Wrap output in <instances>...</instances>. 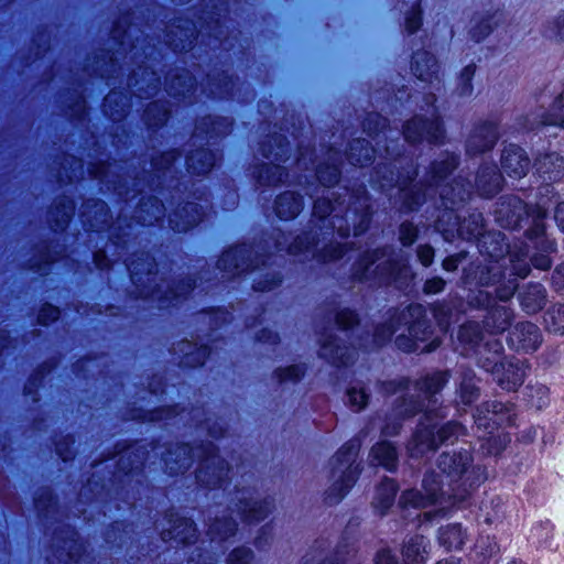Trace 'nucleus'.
<instances>
[{
    "label": "nucleus",
    "instance_id": "nucleus-59",
    "mask_svg": "<svg viewBox=\"0 0 564 564\" xmlns=\"http://www.w3.org/2000/svg\"><path fill=\"white\" fill-rule=\"evenodd\" d=\"M552 279L556 288L564 289V263L555 268Z\"/></svg>",
    "mask_w": 564,
    "mask_h": 564
},
{
    "label": "nucleus",
    "instance_id": "nucleus-52",
    "mask_svg": "<svg viewBox=\"0 0 564 564\" xmlns=\"http://www.w3.org/2000/svg\"><path fill=\"white\" fill-rule=\"evenodd\" d=\"M445 288V281L442 278H432L426 280L423 286L425 294H437L441 293Z\"/></svg>",
    "mask_w": 564,
    "mask_h": 564
},
{
    "label": "nucleus",
    "instance_id": "nucleus-12",
    "mask_svg": "<svg viewBox=\"0 0 564 564\" xmlns=\"http://www.w3.org/2000/svg\"><path fill=\"white\" fill-rule=\"evenodd\" d=\"M435 100L436 98L432 94L425 97L426 105L432 107L429 119L416 116L405 123L403 134L408 142L416 143L426 140L429 143H438L443 140L444 130L433 107Z\"/></svg>",
    "mask_w": 564,
    "mask_h": 564
},
{
    "label": "nucleus",
    "instance_id": "nucleus-46",
    "mask_svg": "<svg viewBox=\"0 0 564 564\" xmlns=\"http://www.w3.org/2000/svg\"><path fill=\"white\" fill-rule=\"evenodd\" d=\"M358 322L357 315L350 310H341L336 315V323L343 329H348Z\"/></svg>",
    "mask_w": 564,
    "mask_h": 564
},
{
    "label": "nucleus",
    "instance_id": "nucleus-3",
    "mask_svg": "<svg viewBox=\"0 0 564 564\" xmlns=\"http://www.w3.org/2000/svg\"><path fill=\"white\" fill-rule=\"evenodd\" d=\"M437 466L448 479L447 489L438 475L427 473L422 484L424 495L416 489H410L400 497L399 505L403 510L438 506L434 511L417 513L420 523L433 521L438 516L444 517L449 507H459L488 478L486 466L473 464L470 449L445 452L440 456Z\"/></svg>",
    "mask_w": 564,
    "mask_h": 564
},
{
    "label": "nucleus",
    "instance_id": "nucleus-2",
    "mask_svg": "<svg viewBox=\"0 0 564 564\" xmlns=\"http://www.w3.org/2000/svg\"><path fill=\"white\" fill-rule=\"evenodd\" d=\"M448 378L447 371H434L413 383L406 378H401L384 382L382 386L386 393H402V402L395 409L398 415L412 416L423 411L419 427L408 445V452L413 458H421L436 451L441 444L454 443L465 434V427L457 422H447L435 433L434 420L446 416L444 409L436 406L435 394L443 389Z\"/></svg>",
    "mask_w": 564,
    "mask_h": 564
},
{
    "label": "nucleus",
    "instance_id": "nucleus-5",
    "mask_svg": "<svg viewBox=\"0 0 564 564\" xmlns=\"http://www.w3.org/2000/svg\"><path fill=\"white\" fill-rule=\"evenodd\" d=\"M344 194L332 192L336 197L333 203L329 197H319L314 202V216L325 219L329 217L328 225L338 232L340 237H347L350 234L348 219L354 220V236L357 237L365 232L369 226L371 213L369 209V197L365 187H358L354 191L344 188Z\"/></svg>",
    "mask_w": 564,
    "mask_h": 564
},
{
    "label": "nucleus",
    "instance_id": "nucleus-26",
    "mask_svg": "<svg viewBox=\"0 0 564 564\" xmlns=\"http://www.w3.org/2000/svg\"><path fill=\"white\" fill-rule=\"evenodd\" d=\"M535 167L544 181L557 182L564 175V160L556 153L545 154L539 159Z\"/></svg>",
    "mask_w": 564,
    "mask_h": 564
},
{
    "label": "nucleus",
    "instance_id": "nucleus-37",
    "mask_svg": "<svg viewBox=\"0 0 564 564\" xmlns=\"http://www.w3.org/2000/svg\"><path fill=\"white\" fill-rule=\"evenodd\" d=\"M237 531V524L231 519L216 520L209 528L212 541L225 540L229 536L235 535Z\"/></svg>",
    "mask_w": 564,
    "mask_h": 564
},
{
    "label": "nucleus",
    "instance_id": "nucleus-23",
    "mask_svg": "<svg viewBox=\"0 0 564 564\" xmlns=\"http://www.w3.org/2000/svg\"><path fill=\"white\" fill-rule=\"evenodd\" d=\"M412 70L421 82L434 85V82L440 83L438 65L429 52H416L413 55Z\"/></svg>",
    "mask_w": 564,
    "mask_h": 564
},
{
    "label": "nucleus",
    "instance_id": "nucleus-10",
    "mask_svg": "<svg viewBox=\"0 0 564 564\" xmlns=\"http://www.w3.org/2000/svg\"><path fill=\"white\" fill-rule=\"evenodd\" d=\"M401 317L404 324H409V337H397L395 344L399 349L406 352H431L441 345L438 337H432L422 304L409 305Z\"/></svg>",
    "mask_w": 564,
    "mask_h": 564
},
{
    "label": "nucleus",
    "instance_id": "nucleus-42",
    "mask_svg": "<svg viewBox=\"0 0 564 564\" xmlns=\"http://www.w3.org/2000/svg\"><path fill=\"white\" fill-rule=\"evenodd\" d=\"M475 74V65H467L460 73L459 76V95L460 96H467L471 94L473 87H471V79Z\"/></svg>",
    "mask_w": 564,
    "mask_h": 564
},
{
    "label": "nucleus",
    "instance_id": "nucleus-16",
    "mask_svg": "<svg viewBox=\"0 0 564 564\" xmlns=\"http://www.w3.org/2000/svg\"><path fill=\"white\" fill-rule=\"evenodd\" d=\"M251 252L246 245L236 246L226 250L219 258L217 265L228 276H235L251 268Z\"/></svg>",
    "mask_w": 564,
    "mask_h": 564
},
{
    "label": "nucleus",
    "instance_id": "nucleus-22",
    "mask_svg": "<svg viewBox=\"0 0 564 564\" xmlns=\"http://www.w3.org/2000/svg\"><path fill=\"white\" fill-rule=\"evenodd\" d=\"M518 300L523 312L536 314L546 305V290L540 283H530L519 292Z\"/></svg>",
    "mask_w": 564,
    "mask_h": 564
},
{
    "label": "nucleus",
    "instance_id": "nucleus-27",
    "mask_svg": "<svg viewBox=\"0 0 564 564\" xmlns=\"http://www.w3.org/2000/svg\"><path fill=\"white\" fill-rule=\"evenodd\" d=\"M468 539V533L459 523H451L438 531V542L446 550H460Z\"/></svg>",
    "mask_w": 564,
    "mask_h": 564
},
{
    "label": "nucleus",
    "instance_id": "nucleus-25",
    "mask_svg": "<svg viewBox=\"0 0 564 564\" xmlns=\"http://www.w3.org/2000/svg\"><path fill=\"white\" fill-rule=\"evenodd\" d=\"M319 354L330 364L340 367L348 366L354 361L356 349L354 347L339 346L335 343V339L328 338L323 341Z\"/></svg>",
    "mask_w": 564,
    "mask_h": 564
},
{
    "label": "nucleus",
    "instance_id": "nucleus-30",
    "mask_svg": "<svg viewBox=\"0 0 564 564\" xmlns=\"http://www.w3.org/2000/svg\"><path fill=\"white\" fill-rule=\"evenodd\" d=\"M398 491V485L393 479L386 478L377 488L373 498V508L381 514H384L392 506Z\"/></svg>",
    "mask_w": 564,
    "mask_h": 564
},
{
    "label": "nucleus",
    "instance_id": "nucleus-63",
    "mask_svg": "<svg viewBox=\"0 0 564 564\" xmlns=\"http://www.w3.org/2000/svg\"><path fill=\"white\" fill-rule=\"evenodd\" d=\"M149 204L151 207L155 208V214L153 216L154 220H160L163 216V205L156 198L150 199Z\"/></svg>",
    "mask_w": 564,
    "mask_h": 564
},
{
    "label": "nucleus",
    "instance_id": "nucleus-41",
    "mask_svg": "<svg viewBox=\"0 0 564 564\" xmlns=\"http://www.w3.org/2000/svg\"><path fill=\"white\" fill-rule=\"evenodd\" d=\"M349 405L354 411L362 410L368 403V395L364 391V389H358L356 387H351L347 391Z\"/></svg>",
    "mask_w": 564,
    "mask_h": 564
},
{
    "label": "nucleus",
    "instance_id": "nucleus-36",
    "mask_svg": "<svg viewBox=\"0 0 564 564\" xmlns=\"http://www.w3.org/2000/svg\"><path fill=\"white\" fill-rule=\"evenodd\" d=\"M180 346V351L184 352L186 357L184 364L188 366L203 365L209 354L207 347L202 346L196 348L188 341L181 343Z\"/></svg>",
    "mask_w": 564,
    "mask_h": 564
},
{
    "label": "nucleus",
    "instance_id": "nucleus-49",
    "mask_svg": "<svg viewBox=\"0 0 564 564\" xmlns=\"http://www.w3.org/2000/svg\"><path fill=\"white\" fill-rule=\"evenodd\" d=\"M397 327L394 326L393 322L389 323L388 325H382L380 327H377L375 332V343L377 345H381L388 339L392 337V335L395 333Z\"/></svg>",
    "mask_w": 564,
    "mask_h": 564
},
{
    "label": "nucleus",
    "instance_id": "nucleus-32",
    "mask_svg": "<svg viewBox=\"0 0 564 564\" xmlns=\"http://www.w3.org/2000/svg\"><path fill=\"white\" fill-rule=\"evenodd\" d=\"M370 456L372 460L384 467L387 470L392 471L397 468L398 454L395 447L387 442L382 441L377 443L372 448Z\"/></svg>",
    "mask_w": 564,
    "mask_h": 564
},
{
    "label": "nucleus",
    "instance_id": "nucleus-7",
    "mask_svg": "<svg viewBox=\"0 0 564 564\" xmlns=\"http://www.w3.org/2000/svg\"><path fill=\"white\" fill-rule=\"evenodd\" d=\"M194 457L199 459V468L196 474L197 480L214 488H221L230 468L218 456L216 448L212 444L197 449L192 448L187 444L177 445L174 452L166 454L164 462L171 473H178L189 468Z\"/></svg>",
    "mask_w": 564,
    "mask_h": 564
},
{
    "label": "nucleus",
    "instance_id": "nucleus-18",
    "mask_svg": "<svg viewBox=\"0 0 564 564\" xmlns=\"http://www.w3.org/2000/svg\"><path fill=\"white\" fill-rule=\"evenodd\" d=\"M501 166L510 177L520 178L528 173L530 160L523 149L509 144L503 149Z\"/></svg>",
    "mask_w": 564,
    "mask_h": 564
},
{
    "label": "nucleus",
    "instance_id": "nucleus-56",
    "mask_svg": "<svg viewBox=\"0 0 564 564\" xmlns=\"http://www.w3.org/2000/svg\"><path fill=\"white\" fill-rule=\"evenodd\" d=\"M375 564H399V562L390 550L383 549L378 552Z\"/></svg>",
    "mask_w": 564,
    "mask_h": 564
},
{
    "label": "nucleus",
    "instance_id": "nucleus-31",
    "mask_svg": "<svg viewBox=\"0 0 564 564\" xmlns=\"http://www.w3.org/2000/svg\"><path fill=\"white\" fill-rule=\"evenodd\" d=\"M375 149L366 139L354 140L345 154L351 165H365L375 158Z\"/></svg>",
    "mask_w": 564,
    "mask_h": 564
},
{
    "label": "nucleus",
    "instance_id": "nucleus-40",
    "mask_svg": "<svg viewBox=\"0 0 564 564\" xmlns=\"http://www.w3.org/2000/svg\"><path fill=\"white\" fill-rule=\"evenodd\" d=\"M272 139L274 141L275 149L273 150L271 147L269 149L263 148V150H262L263 156L267 159L272 158L275 161L285 162L286 160L284 159V156L288 152L289 142L285 140L284 137H281V135H275Z\"/></svg>",
    "mask_w": 564,
    "mask_h": 564
},
{
    "label": "nucleus",
    "instance_id": "nucleus-44",
    "mask_svg": "<svg viewBox=\"0 0 564 564\" xmlns=\"http://www.w3.org/2000/svg\"><path fill=\"white\" fill-rule=\"evenodd\" d=\"M417 237V229L411 223H402L400 226V241L403 246H411Z\"/></svg>",
    "mask_w": 564,
    "mask_h": 564
},
{
    "label": "nucleus",
    "instance_id": "nucleus-53",
    "mask_svg": "<svg viewBox=\"0 0 564 564\" xmlns=\"http://www.w3.org/2000/svg\"><path fill=\"white\" fill-rule=\"evenodd\" d=\"M417 258L422 265L429 267L434 259V249L429 245H421L417 248Z\"/></svg>",
    "mask_w": 564,
    "mask_h": 564
},
{
    "label": "nucleus",
    "instance_id": "nucleus-38",
    "mask_svg": "<svg viewBox=\"0 0 564 564\" xmlns=\"http://www.w3.org/2000/svg\"><path fill=\"white\" fill-rule=\"evenodd\" d=\"M286 176L284 169L278 164H267L259 173V182L263 185H276Z\"/></svg>",
    "mask_w": 564,
    "mask_h": 564
},
{
    "label": "nucleus",
    "instance_id": "nucleus-51",
    "mask_svg": "<svg viewBox=\"0 0 564 564\" xmlns=\"http://www.w3.org/2000/svg\"><path fill=\"white\" fill-rule=\"evenodd\" d=\"M346 254V248L341 245H330L325 248L323 259L326 261L337 260Z\"/></svg>",
    "mask_w": 564,
    "mask_h": 564
},
{
    "label": "nucleus",
    "instance_id": "nucleus-60",
    "mask_svg": "<svg viewBox=\"0 0 564 564\" xmlns=\"http://www.w3.org/2000/svg\"><path fill=\"white\" fill-rule=\"evenodd\" d=\"M554 217L557 226L564 232V202L557 204Z\"/></svg>",
    "mask_w": 564,
    "mask_h": 564
},
{
    "label": "nucleus",
    "instance_id": "nucleus-1",
    "mask_svg": "<svg viewBox=\"0 0 564 564\" xmlns=\"http://www.w3.org/2000/svg\"><path fill=\"white\" fill-rule=\"evenodd\" d=\"M456 166L457 156L446 153L442 160L432 164L431 181L427 185H412L416 175V171H413L411 175L408 174L405 177L399 175L397 180L391 173L390 178L383 177L382 181H378V186L390 196L392 195L390 191L398 187L399 198L408 210L419 207L431 192H440L444 210L435 221L436 230L447 241H452L456 236L467 240L477 238L480 252L491 259L488 264L479 268L474 278L466 272L465 283L475 281L482 286L499 283L496 290L497 297L500 301H509L518 288L517 279L527 278L531 271L528 248L523 245H514L510 248L501 232L484 234L480 214H473L469 219L460 221L457 206L470 197L473 185L469 182L463 184L458 181L454 184H442Z\"/></svg>",
    "mask_w": 564,
    "mask_h": 564
},
{
    "label": "nucleus",
    "instance_id": "nucleus-43",
    "mask_svg": "<svg viewBox=\"0 0 564 564\" xmlns=\"http://www.w3.org/2000/svg\"><path fill=\"white\" fill-rule=\"evenodd\" d=\"M304 375V368L300 365H292L278 371V378L281 382H295Z\"/></svg>",
    "mask_w": 564,
    "mask_h": 564
},
{
    "label": "nucleus",
    "instance_id": "nucleus-9",
    "mask_svg": "<svg viewBox=\"0 0 564 564\" xmlns=\"http://www.w3.org/2000/svg\"><path fill=\"white\" fill-rule=\"evenodd\" d=\"M513 404L491 401L482 403L477 408L474 415L478 430L484 429L489 436L481 443V451L486 455H499L510 443L511 438L507 433L494 434V429L514 423Z\"/></svg>",
    "mask_w": 564,
    "mask_h": 564
},
{
    "label": "nucleus",
    "instance_id": "nucleus-35",
    "mask_svg": "<svg viewBox=\"0 0 564 564\" xmlns=\"http://www.w3.org/2000/svg\"><path fill=\"white\" fill-rule=\"evenodd\" d=\"M544 323L550 333L564 335V305L552 306L545 313Z\"/></svg>",
    "mask_w": 564,
    "mask_h": 564
},
{
    "label": "nucleus",
    "instance_id": "nucleus-61",
    "mask_svg": "<svg viewBox=\"0 0 564 564\" xmlns=\"http://www.w3.org/2000/svg\"><path fill=\"white\" fill-rule=\"evenodd\" d=\"M400 429H401V423L400 422L388 423L382 429V434L384 436H393V435H397L399 433Z\"/></svg>",
    "mask_w": 564,
    "mask_h": 564
},
{
    "label": "nucleus",
    "instance_id": "nucleus-48",
    "mask_svg": "<svg viewBox=\"0 0 564 564\" xmlns=\"http://www.w3.org/2000/svg\"><path fill=\"white\" fill-rule=\"evenodd\" d=\"M59 317V310L53 305H44L37 316L39 323L46 325L50 322H54Z\"/></svg>",
    "mask_w": 564,
    "mask_h": 564
},
{
    "label": "nucleus",
    "instance_id": "nucleus-14",
    "mask_svg": "<svg viewBox=\"0 0 564 564\" xmlns=\"http://www.w3.org/2000/svg\"><path fill=\"white\" fill-rule=\"evenodd\" d=\"M508 343L517 351L532 352L541 345L542 334L533 323H518L510 332Z\"/></svg>",
    "mask_w": 564,
    "mask_h": 564
},
{
    "label": "nucleus",
    "instance_id": "nucleus-29",
    "mask_svg": "<svg viewBox=\"0 0 564 564\" xmlns=\"http://www.w3.org/2000/svg\"><path fill=\"white\" fill-rule=\"evenodd\" d=\"M302 207V197L293 192H285L275 200V213L281 219L286 220L296 217Z\"/></svg>",
    "mask_w": 564,
    "mask_h": 564
},
{
    "label": "nucleus",
    "instance_id": "nucleus-21",
    "mask_svg": "<svg viewBox=\"0 0 564 564\" xmlns=\"http://www.w3.org/2000/svg\"><path fill=\"white\" fill-rule=\"evenodd\" d=\"M328 161L329 164H321L316 169V180L318 181V184L316 186V189L314 192H311L308 188L306 189V194L311 197L314 196L315 193H318L319 188L323 187V192L327 188V192H329V188L338 182L339 178V153L329 150L328 151Z\"/></svg>",
    "mask_w": 564,
    "mask_h": 564
},
{
    "label": "nucleus",
    "instance_id": "nucleus-15",
    "mask_svg": "<svg viewBox=\"0 0 564 564\" xmlns=\"http://www.w3.org/2000/svg\"><path fill=\"white\" fill-rule=\"evenodd\" d=\"M540 112L532 113L528 118V129L533 130L540 126H554L564 128V93L552 101L550 109H544L545 96L541 97Z\"/></svg>",
    "mask_w": 564,
    "mask_h": 564
},
{
    "label": "nucleus",
    "instance_id": "nucleus-50",
    "mask_svg": "<svg viewBox=\"0 0 564 564\" xmlns=\"http://www.w3.org/2000/svg\"><path fill=\"white\" fill-rule=\"evenodd\" d=\"M421 10L417 7L413 8V10L406 15L405 19V29L409 33L416 32L421 26Z\"/></svg>",
    "mask_w": 564,
    "mask_h": 564
},
{
    "label": "nucleus",
    "instance_id": "nucleus-39",
    "mask_svg": "<svg viewBox=\"0 0 564 564\" xmlns=\"http://www.w3.org/2000/svg\"><path fill=\"white\" fill-rule=\"evenodd\" d=\"M182 212L185 213L186 216H188L192 213H195L196 217H192L191 219H188L186 221H182V223H178L175 219L170 218V224H171V226H172V228L174 230H176V231H186L191 227H193V226H195V225H197L198 223L202 221V217H200V214L198 213V205L197 204L188 203V204H186V206L183 207Z\"/></svg>",
    "mask_w": 564,
    "mask_h": 564
},
{
    "label": "nucleus",
    "instance_id": "nucleus-64",
    "mask_svg": "<svg viewBox=\"0 0 564 564\" xmlns=\"http://www.w3.org/2000/svg\"><path fill=\"white\" fill-rule=\"evenodd\" d=\"M300 245H302V238L299 237L295 240V242L290 246L289 252L293 253V254H296L299 252L306 251L308 249V247H302Z\"/></svg>",
    "mask_w": 564,
    "mask_h": 564
},
{
    "label": "nucleus",
    "instance_id": "nucleus-28",
    "mask_svg": "<svg viewBox=\"0 0 564 564\" xmlns=\"http://www.w3.org/2000/svg\"><path fill=\"white\" fill-rule=\"evenodd\" d=\"M248 498L239 500L238 511L247 522L260 521L270 512V503L267 500H254L248 492Z\"/></svg>",
    "mask_w": 564,
    "mask_h": 564
},
{
    "label": "nucleus",
    "instance_id": "nucleus-17",
    "mask_svg": "<svg viewBox=\"0 0 564 564\" xmlns=\"http://www.w3.org/2000/svg\"><path fill=\"white\" fill-rule=\"evenodd\" d=\"M498 127L494 121L479 124L467 141V153L475 155L490 151L498 140Z\"/></svg>",
    "mask_w": 564,
    "mask_h": 564
},
{
    "label": "nucleus",
    "instance_id": "nucleus-45",
    "mask_svg": "<svg viewBox=\"0 0 564 564\" xmlns=\"http://www.w3.org/2000/svg\"><path fill=\"white\" fill-rule=\"evenodd\" d=\"M253 555L250 550L246 547H238L229 555V564H251Z\"/></svg>",
    "mask_w": 564,
    "mask_h": 564
},
{
    "label": "nucleus",
    "instance_id": "nucleus-54",
    "mask_svg": "<svg viewBox=\"0 0 564 564\" xmlns=\"http://www.w3.org/2000/svg\"><path fill=\"white\" fill-rule=\"evenodd\" d=\"M491 30V25L489 24V22L486 20V21H481L477 24H475L470 32H471V36L473 39H475L476 42H479L481 39H484Z\"/></svg>",
    "mask_w": 564,
    "mask_h": 564
},
{
    "label": "nucleus",
    "instance_id": "nucleus-20",
    "mask_svg": "<svg viewBox=\"0 0 564 564\" xmlns=\"http://www.w3.org/2000/svg\"><path fill=\"white\" fill-rule=\"evenodd\" d=\"M502 175L495 164L481 166L475 177V188L482 197L496 195L502 186Z\"/></svg>",
    "mask_w": 564,
    "mask_h": 564
},
{
    "label": "nucleus",
    "instance_id": "nucleus-58",
    "mask_svg": "<svg viewBox=\"0 0 564 564\" xmlns=\"http://www.w3.org/2000/svg\"><path fill=\"white\" fill-rule=\"evenodd\" d=\"M94 262L100 270L108 269L110 267L109 260L104 251H97L94 254Z\"/></svg>",
    "mask_w": 564,
    "mask_h": 564
},
{
    "label": "nucleus",
    "instance_id": "nucleus-6",
    "mask_svg": "<svg viewBox=\"0 0 564 564\" xmlns=\"http://www.w3.org/2000/svg\"><path fill=\"white\" fill-rule=\"evenodd\" d=\"M355 278L359 281H372L377 285H395L401 289L413 279V273L402 252L392 249L366 252L356 265Z\"/></svg>",
    "mask_w": 564,
    "mask_h": 564
},
{
    "label": "nucleus",
    "instance_id": "nucleus-24",
    "mask_svg": "<svg viewBox=\"0 0 564 564\" xmlns=\"http://www.w3.org/2000/svg\"><path fill=\"white\" fill-rule=\"evenodd\" d=\"M171 527L162 532L164 541L175 540L183 544H188L196 538V527L188 518H176L169 520Z\"/></svg>",
    "mask_w": 564,
    "mask_h": 564
},
{
    "label": "nucleus",
    "instance_id": "nucleus-47",
    "mask_svg": "<svg viewBox=\"0 0 564 564\" xmlns=\"http://www.w3.org/2000/svg\"><path fill=\"white\" fill-rule=\"evenodd\" d=\"M139 260L142 262V267H147L144 269H139V264L134 262H129L127 268L131 274V278L134 280L139 273L147 272L148 274L152 273V263L150 262V258L148 254H141Z\"/></svg>",
    "mask_w": 564,
    "mask_h": 564
},
{
    "label": "nucleus",
    "instance_id": "nucleus-11",
    "mask_svg": "<svg viewBox=\"0 0 564 564\" xmlns=\"http://www.w3.org/2000/svg\"><path fill=\"white\" fill-rule=\"evenodd\" d=\"M360 445V440H350L344 444L333 457V473L334 475L336 473H341V476L329 491L328 499L330 501L340 500L354 486L360 473L359 465H354V460L359 452Z\"/></svg>",
    "mask_w": 564,
    "mask_h": 564
},
{
    "label": "nucleus",
    "instance_id": "nucleus-4",
    "mask_svg": "<svg viewBox=\"0 0 564 564\" xmlns=\"http://www.w3.org/2000/svg\"><path fill=\"white\" fill-rule=\"evenodd\" d=\"M458 340L464 346L460 354L469 356L475 352L478 357V365L494 376L498 386L507 391H517L528 375L529 366L525 361L511 358L502 361V343L498 339H486L479 325L469 322L460 326Z\"/></svg>",
    "mask_w": 564,
    "mask_h": 564
},
{
    "label": "nucleus",
    "instance_id": "nucleus-8",
    "mask_svg": "<svg viewBox=\"0 0 564 564\" xmlns=\"http://www.w3.org/2000/svg\"><path fill=\"white\" fill-rule=\"evenodd\" d=\"M509 207L507 226H518L524 218H532V227L528 230L530 240L541 239L542 252L531 258V263L535 269L549 270L552 265L550 253L555 251L554 241L544 238V219L547 215L549 205L544 199L539 200L534 206L529 205L517 197H511L507 202Z\"/></svg>",
    "mask_w": 564,
    "mask_h": 564
},
{
    "label": "nucleus",
    "instance_id": "nucleus-62",
    "mask_svg": "<svg viewBox=\"0 0 564 564\" xmlns=\"http://www.w3.org/2000/svg\"><path fill=\"white\" fill-rule=\"evenodd\" d=\"M551 37H555L560 41H564V14L558 18L556 22V32Z\"/></svg>",
    "mask_w": 564,
    "mask_h": 564
},
{
    "label": "nucleus",
    "instance_id": "nucleus-13",
    "mask_svg": "<svg viewBox=\"0 0 564 564\" xmlns=\"http://www.w3.org/2000/svg\"><path fill=\"white\" fill-rule=\"evenodd\" d=\"M494 299L486 291H478L470 300L469 305L476 308H489L485 319V328L490 334L505 332L513 318V311L507 306H491Z\"/></svg>",
    "mask_w": 564,
    "mask_h": 564
},
{
    "label": "nucleus",
    "instance_id": "nucleus-57",
    "mask_svg": "<svg viewBox=\"0 0 564 564\" xmlns=\"http://www.w3.org/2000/svg\"><path fill=\"white\" fill-rule=\"evenodd\" d=\"M347 561H348V558L343 557V558H340V562H343V563H339V558H336V563H335L334 561L324 558L323 554L318 553L317 555H312V556L307 557L305 560L304 564H347Z\"/></svg>",
    "mask_w": 564,
    "mask_h": 564
},
{
    "label": "nucleus",
    "instance_id": "nucleus-55",
    "mask_svg": "<svg viewBox=\"0 0 564 564\" xmlns=\"http://www.w3.org/2000/svg\"><path fill=\"white\" fill-rule=\"evenodd\" d=\"M466 254L464 252L453 254L444 259L442 267L445 271L453 272L455 271L459 263L465 259Z\"/></svg>",
    "mask_w": 564,
    "mask_h": 564
},
{
    "label": "nucleus",
    "instance_id": "nucleus-19",
    "mask_svg": "<svg viewBox=\"0 0 564 564\" xmlns=\"http://www.w3.org/2000/svg\"><path fill=\"white\" fill-rule=\"evenodd\" d=\"M405 564H425L430 557L431 543L422 534H414L406 539L401 550Z\"/></svg>",
    "mask_w": 564,
    "mask_h": 564
},
{
    "label": "nucleus",
    "instance_id": "nucleus-33",
    "mask_svg": "<svg viewBox=\"0 0 564 564\" xmlns=\"http://www.w3.org/2000/svg\"><path fill=\"white\" fill-rule=\"evenodd\" d=\"M187 169L193 174L208 173L216 164V154L209 150L200 149L191 154L186 160Z\"/></svg>",
    "mask_w": 564,
    "mask_h": 564
},
{
    "label": "nucleus",
    "instance_id": "nucleus-34",
    "mask_svg": "<svg viewBox=\"0 0 564 564\" xmlns=\"http://www.w3.org/2000/svg\"><path fill=\"white\" fill-rule=\"evenodd\" d=\"M458 393L459 400L464 405H469L478 399L479 389L475 384V373L473 370H467L463 375Z\"/></svg>",
    "mask_w": 564,
    "mask_h": 564
}]
</instances>
